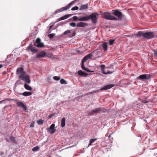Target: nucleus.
I'll use <instances>...</instances> for the list:
<instances>
[{"label":"nucleus","mask_w":157,"mask_h":157,"mask_svg":"<svg viewBox=\"0 0 157 157\" xmlns=\"http://www.w3.org/2000/svg\"><path fill=\"white\" fill-rule=\"evenodd\" d=\"M84 63H83L82 62L81 65L82 68V69L86 71L87 72H91L92 71H90L88 68H86L85 67Z\"/></svg>","instance_id":"nucleus-17"},{"label":"nucleus","mask_w":157,"mask_h":157,"mask_svg":"<svg viewBox=\"0 0 157 157\" xmlns=\"http://www.w3.org/2000/svg\"><path fill=\"white\" fill-rule=\"evenodd\" d=\"M55 126V124H53L50 126L49 128H47L48 132L50 134H53L56 131Z\"/></svg>","instance_id":"nucleus-7"},{"label":"nucleus","mask_w":157,"mask_h":157,"mask_svg":"<svg viewBox=\"0 0 157 157\" xmlns=\"http://www.w3.org/2000/svg\"><path fill=\"white\" fill-rule=\"evenodd\" d=\"M101 70L103 73V72H104V69L105 67V66L103 64H101L100 66Z\"/></svg>","instance_id":"nucleus-34"},{"label":"nucleus","mask_w":157,"mask_h":157,"mask_svg":"<svg viewBox=\"0 0 157 157\" xmlns=\"http://www.w3.org/2000/svg\"><path fill=\"white\" fill-rule=\"evenodd\" d=\"M78 74L80 76H86L88 74L82 71L81 70H79L78 72Z\"/></svg>","instance_id":"nucleus-18"},{"label":"nucleus","mask_w":157,"mask_h":157,"mask_svg":"<svg viewBox=\"0 0 157 157\" xmlns=\"http://www.w3.org/2000/svg\"><path fill=\"white\" fill-rule=\"evenodd\" d=\"M40 149V147L38 146H37L36 147H35L33 148L32 151H38Z\"/></svg>","instance_id":"nucleus-28"},{"label":"nucleus","mask_w":157,"mask_h":157,"mask_svg":"<svg viewBox=\"0 0 157 157\" xmlns=\"http://www.w3.org/2000/svg\"><path fill=\"white\" fill-rule=\"evenodd\" d=\"M51 80V78H50L48 77L47 78V81L48 82H50V81Z\"/></svg>","instance_id":"nucleus-48"},{"label":"nucleus","mask_w":157,"mask_h":157,"mask_svg":"<svg viewBox=\"0 0 157 157\" xmlns=\"http://www.w3.org/2000/svg\"><path fill=\"white\" fill-rule=\"evenodd\" d=\"M101 112H105L104 109L103 108H97L89 111V114L90 115H93L94 114H96L98 113H100Z\"/></svg>","instance_id":"nucleus-3"},{"label":"nucleus","mask_w":157,"mask_h":157,"mask_svg":"<svg viewBox=\"0 0 157 157\" xmlns=\"http://www.w3.org/2000/svg\"><path fill=\"white\" fill-rule=\"evenodd\" d=\"M30 49L31 51L34 53H36L38 51V50L36 49L33 48Z\"/></svg>","instance_id":"nucleus-37"},{"label":"nucleus","mask_w":157,"mask_h":157,"mask_svg":"<svg viewBox=\"0 0 157 157\" xmlns=\"http://www.w3.org/2000/svg\"><path fill=\"white\" fill-rule=\"evenodd\" d=\"M142 102L143 103H146L149 102V100L147 98H145L142 100Z\"/></svg>","instance_id":"nucleus-29"},{"label":"nucleus","mask_w":157,"mask_h":157,"mask_svg":"<svg viewBox=\"0 0 157 157\" xmlns=\"http://www.w3.org/2000/svg\"><path fill=\"white\" fill-rule=\"evenodd\" d=\"M20 73V75L18 77L19 78L22 79L25 77H26V75H25V72L23 71Z\"/></svg>","instance_id":"nucleus-19"},{"label":"nucleus","mask_w":157,"mask_h":157,"mask_svg":"<svg viewBox=\"0 0 157 157\" xmlns=\"http://www.w3.org/2000/svg\"><path fill=\"white\" fill-rule=\"evenodd\" d=\"M23 71V69L22 67H19L17 69V73L19 74Z\"/></svg>","instance_id":"nucleus-26"},{"label":"nucleus","mask_w":157,"mask_h":157,"mask_svg":"<svg viewBox=\"0 0 157 157\" xmlns=\"http://www.w3.org/2000/svg\"><path fill=\"white\" fill-rule=\"evenodd\" d=\"M40 39L37 38L36 40V43H34V46L38 48H41L44 46V44L40 42Z\"/></svg>","instance_id":"nucleus-6"},{"label":"nucleus","mask_w":157,"mask_h":157,"mask_svg":"<svg viewBox=\"0 0 157 157\" xmlns=\"http://www.w3.org/2000/svg\"><path fill=\"white\" fill-rule=\"evenodd\" d=\"M44 121L42 120L41 119H40L37 121V124H43Z\"/></svg>","instance_id":"nucleus-30"},{"label":"nucleus","mask_w":157,"mask_h":157,"mask_svg":"<svg viewBox=\"0 0 157 157\" xmlns=\"http://www.w3.org/2000/svg\"><path fill=\"white\" fill-rule=\"evenodd\" d=\"M78 9H79V8L78 6H74V7H72L71 9V10L72 11L77 10Z\"/></svg>","instance_id":"nucleus-39"},{"label":"nucleus","mask_w":157,"mask_h":157,"mask_svg":"<svg viewBox=\"0 0 157 157\" xmlns=\"http://www.w3.org/2000/svg\"><path fill=\"white\" fill-rule=\"evenodd\" d=\"M113 11V12L112 13V14L117 16L118 17L117 18L118 20H121L123 17L124 16V15L122 14L121 12L119 10H115Z\"/></svg>","instance_id":"nucleus-4"},{"label":"nucleus","mask_w":157,"mask_h":157,"mask_svg":"<svg viewBox=\"0 0 157 157\" xmlns=\"http://www.w3.org/2000/svg\"><path fill=\"white\" fill-rule=\"evenodd\" d=\"M144 33L142 31H139L137 33H136L135 35L136 36L138 37H141L142 36L143 37V34H144Z\"/></svg>","instance_id":"nucleus-21"},{"label":"nucleus","mask_w":157,"mask_h":157,"mask_svg":"<svg viewBox=\"0 0 157 157\" xmlns=\"http://www.w3.org/2000/svg\"><path fill=\"white\" fill-rule=\"evenodd\" d=\"M34 126V122H33L31 123V125L30 126V127H33Z\"/></svg>","instance_id":"nucleus-45"},{"label":"nucleus","mask_w":157,"mask_h":157,"mask_svg":"<svg viewBox=\"0 0 157 157\" xmlns=\"http://www.w3.org/2000/svg\"><path fill=\"white\" fill-rule=\"evenodd\" d=\"M127 36H129L127 35Z\"/></svg>","instance_id":"nucleus-55"},{"label":"nucleus","mask_w":157,"mask_h":157,"mask_svg":"<svg viewBox=\"0 0 157 157\" xmlns=\"http://www.w3.org/2000/svg\"><path fill=\"white\" fill-rule=\"evenodd\" d=\"M114 86V85L110 84L106 85L103 87H102L101 88L100 90L101 91L103 90H107L110 89L111 88L113 87Z\"/></svg>","instance_id":"nucleus-13"},{"label":"nucleus","mask_w":157,"mask_h":157,"mask_svg":"<svg viewBox=\"0 0 157 157\" xmlns=\"http://www.w3.org/2000/svg\"><path fill=\"white\" fill-rule=\"evenodd\" d=\"M113 71H107V72H103V74L105 75H107V74H112L113 73Z\"/></svg>","instance_id":"nucleus-35"},{"label":"nucleus","mask_w":157,"mask_h":157,"mask_svg":"<svg viewBox=\"0 0 157 157\" xmlns=\"http://www.w3.org/2000/svg\"><path fill=\"white\" fill-rule=\"evenodd\" d=\"M111 14H112V13L104 12L103 13V15L104 18L107 20L113 21H117L118 20L117 17L111 15Z\"/></svg>","instance_id":"nucleus-2"},{"label":"nucleus","mask_w":157,"mask_h":157,"mask_svg":"<svg viewBox=\"0 0 157 157\" xmlns=\"http://www.w3.org/2000/svg\"><path fill=\"white\" fill-rule=\"evenodd\" d=\"M93 54L92 53H90L89 54L86 56L82 59V62L83 63L85 62L86 60L90 58L92 56Z\"/></svg>","instance_id":"nucleus-12"},{"label":"nucleus","mask_w":157,"mask_h":157,"mask_svg":"<svg viewBox=\"0 0 157 157\" xmlns=\"http://www.w3.org/2000/svg\"><path fill=\"white\" fill-rule=\"evenodd\" d=\"M73 19L74 21H80L79 19V17L78 18V17L76 16H74L73 17Z\"/></svg>","instance_id":"nucleus-31"},{"label":"nucleus","mask_w":157,"mask_h":157,"mask_svg":"<svg viewBox=\"0 0 157 157\" xmlns=\"http://www.w3.org/2000/svg\"><path fill=\"white\" fill-rule=\"evenodd\" d=\"M70 33H71V30H67L65 31L63 33V35H66L68 34H69Z\"/></svg>","instance_id":"nucleus-36"},{"label":"nucleus","mask_w":157,"mask_h":157,"mask_svg":"<svg viewBox=\"0 0 157 157\" xmlns=\"http://www.w3.org/2000/svg\"><path fill=\"white\" fill-rule=\"evenodd\" d=\"M69 25L72 27H75L76 26V24L74 22H71L69 24Z\"/></svg>","instance_id":"nucleus-41"},{"label":"nucleus","mask_w":157,"mask_h":157,"mask_svg":"<svg viewBox=\"0 0 157 157\" xmlns=\"http://www.w3.org/2000/svg\"><path fill=\"white\" fill-rule=\"evenodd\" d=\"M24 86L25 88L28 90H30L32 89V87L26 83L24 84Z\"/></svg>","instance_id":"nucleus-22"},{"label":"nucleus","mask_w":157,"mask_h":157,"mask_svg":"<svg viewBox=\"0 0 157 157\" xmlns=\"http://www.w3.org/2000/svg\"><path fill=\"white\" fill-rule=\"evenodd\" d=\"M52 26H50V27H49V28H50V29H51V28H52Z\"/></svg>","instance_id":"nucleus-53"},{"label":"nucleus","mask_w":157,"mask_h":157,"mask_svg":"<svg viewBox=\"0 0 157 157\" xmlns=\"http://www.w3.org/2000/svg\"><path fill=\"white\" fill-rule=\"evenodd\" d=\"M53 79L55 80L58 81L60 79V77L59 76H55L53 77Z\"/></svg>","instance_id":"nucleus-42"},{"label":"nucleus","mask_w":157,"mask_h":157,"mask_svg":"<svg viewBox=\"0 0 157 157\" xmlns=\"http://www.w3.org/2000/svg\"><path fill=\"white\" fill-rule=\"evenodd\" d=\"M55 34L54 33L50 34L48 35L49 37L50 38H53Z\"/></svg>","instance_id":"nucleus-43"},{"label":"nucleus","mask_w":157,"mask_h":157,"mask_svg":"<svg viewBox=\"0 0 157 157\" xmlns=\"http://www.w3.org/2000/svg\"><path fill=\"white\" fill-rule=\"evenodd\" d=\"M88 25V24L87 23L80 22L77 24V26L78 27H84Z\"/></svg>","instance_id":"nucleus-14"},{"label":"nucleus","mask_w":157,"mask_h":157,"mask_svg":"<svg viewBox=\"0 0 157 157\" xmlns=\"http://www.w3.org/2000/svg\"><path fill=\"white\" fill-rule=\"evenodd\" d=\"M150 78V75L148 74H143L140 75L138 76L137 79H140L141 80H147Z\"/></svg>","instance_id":"nucleus-8"},{"label":"nucleus","mask_w":157,"mask_h":157,"mask_svg":"<svg viewBox=\"0 0 157 157\" xmlns=\"http://www.w3.org/2000/svg\"><path fill=\"white\" fill-rule=\"evenodd\" d=\"M46 55V53L44 51H42L36 55V57L37 58H43Z\"/></svg>","instance_id":"nucleus-11"},{"label":"nucleus","mask_w":157,"mask_h":157,"mask_svg":"<svg viewBox=\"0 0 157 157\" xmlns=\"http://www.w3.org/2000/svg\"><path fill=\"white\" fill-rule=\"evenodd\" d=\"M3 65L2 64H0V68H1L2 67Z\"/></svg>","instance_id":"nucleus-52"},{"label":"nucleus","mask_w":157,"mask_h":157,"mask_svg":"<svg viewBox=\"0 0 157 157\" xmlns=\"http://www.w3.org/2000/svg\"><path fill=\"white\" fill-rule=\"evenodd\" d=\"M115 40V39L114 40H110L109 41V43L110 45H111L113 44Z\"/></svg>","instance_id":"nucleus-38"},{"label":"nucleus","mask_w":157,"mask_h":157,"mask_svg":"<svg viewBox=\"0 0 157 157\" xmlns=\"http://www.w3.org/2000/svg\"><path fill=\"white\" fill-rule=\"evenodd\" d=\"M55 113H52L49 114L48 115V117L49 118H51L52 117L55 115Z\"/></svg>","instance_id":"nucleus-40"},{"label":"nucleus","mask_w":157,"mask_h":157,"mask_svg":"<svg viewBox=\"0 0 157 157\" xmlns=\"http://www.w3.org/2000/svg\"><path fill=\"white\" fill-rule=\"evenodd\" d=\"M17 105L18 106L21 107L25 109V111L27 109L26 106L25 105L23 102L21 101H17Z\"/></svg>","instance_id":"nucleus-9"},{"label":"nucleus","mask_w":157,"mask_h":157,"mask_svg":"<svg viewBox=\"0 0 157 157\" xmlns=\"http://www.w3.org/2000/svg\"><path fill=\"white\" fill-rule=\"evenodd\" d=\"M102 47L103 49L105 51H106L108 49V46L107 43L106 42L104 43L102 45Z\"/></svg>","instance_id":"nucleus-24"},{"label":"nucleus","mask_w":157,"mask_h":157,"mask_svg":"<svg viewBox=\"0 0 157 157\" xmlns=\"http://www.w3.org/2000/svg\"><path fill=\"white\" fill-rule=\"evenodd\" d=\"M32 94V93L31 92L28 91L22 93L20 94V95H22L24 96H29Z\"/></svg>","instance_id":"nucleus-16"},{"label":"nucleus","mask_w":157,"mask_h":157,"mask_svg":"<svg viewBox=\"0 0 157 157\" xmlns=\"http://www.w3.org/2000/svg\"><path fill=\"white\" fill-rule=\"evenodd\" d=\"M75 32L74 31H73L72 32H71V33L68 35V36L70 38H72L75 36Z\"/></svg>","instance_id":"nucleus-25"},{"label":"nucleus","mask_w":157,"mask_h":157,"mask_svg":"<svg viewBox=\"0 0 157 157\" xmlns=\"http://www.w3.org/2000/svg\"><path fill=\"white\" fill-rule=\"evenodd\" d=\"M6 140L7 141H10L11 143L13 144H16L17 143V141L15 139V138L13 136H11L9 139L6 138Z\"/></svg>","instance_id":"nucleus-10"},{"label":"nucleus","mask_w":157,"mask_h":157,"mask_svg":"<svg viewBox=\"0 0 157 157\" xmlns=\"http://www.w3.org/2000/svg\"><path fill=\"white\" fill-rule=\"evenodd\" d=\"M22 80L25 81V82L29 84L30 83L31 81L30 79V77L28 75H26V77L23 78Z\"/></svg>","instance_id":"nucleus-15"},{"label":"nucleus","mask_w":157,"mask_h":157,"mask_svg":"<svg viewBox=\"0 0 157 157\" xmlns=\"http://www.w3.org/2000/svg\"><path fill=\"white\" fill-rule=\"evenodd\" d=\"M65 118L64 117H63L62 120L61 121V126L62 128H63L64 127L65 125Z\"/></svg>","instance_id":"nucleus-20"},{"label":"nucleus","mask_w":157,"mask_h":157,"mask_svg":"<svg viewBox=\"0 0 157 157\" xmlns=\"http://www.w3.org/2000/svg\"><path fill=\"white\" fill-rule=\"evenodd\" d=\"M69 17V15H66L64 16H63L60 17L62 20H64L66 19Z\"/></svg>","instance_id":"nucleus-33"},{"label":"nucleus","mask_w":157,"mask_h":157,"mask_svg":"<svg viewBox=\"0 0 157 157\" xmlns=\"http://www.w3.org/2000/svg\"><path fill=\"white\" fill-rule=\"evenodd\" d=\"M5 101H6V100H2V101H0V104L2 103H3V102H4Z\"/></svg>","instance_id":"nucleus-51"},{"label":"nucleus","mask_w":157,"mask_h":157,"mask_svg":"<svg viewBox=\"0 0 157 157\" xmlns=\"http://www.w3.org/2000/svg\"><path fill=\"white\" fill-rule=\"evenodd\" d=\"M98 14L96 13H93L90 15H86L84 16L80 17H79L80 21H87L91 19L92 22L93 23H95L97 21L96 15Z\"/></svg>","instance_id":"nucleus-1"},{"label":"nucleus","mask_w":157,"mask_h":157,"mask_svg":"<svg viewBox=\"0 0 157 157\" xmlns=\"http://www.w3.org/2000/svg\"><path fill=\"white\" fill-rule=\"evenodd\" d=\"M32 43H30L29 44V46L27 47L28 49V50H30L31 51V49H30L33 48H32Z\"/></svg>","instance_id":"nucleus-44"},{"label":"nucleus","mask_w":157,"mask_h":157,"mask_svg":"<svg viewBox=\"0 0 157 157\" xmlns=\"http://www.w3.org/2000/svg\"><path fill=\"white\" fill-rule=\"evenodd\" d=\"M154 36L153 32H146L144 33V34H143V37L147 39L152 38Z\"/></svg>","instance_id":"nucleus-5"},{"label":"nucleus","mask_w":157,"mask_h":157,"mask_svg":"<svg viewBox=\"0 0 157 157\" xmlns=\"http://www.w3.org/2000/svg\"><path fill=\"white\" fill-rule=\"evenodd\" d=\"M98 90H97L96 91H95V90H94V91H93V92H91L90 93V94H94V93H96L98 91Z\"/></svg>","instance_id":"nucleus-47"},{"label":"nucleus","mask_w":157,"mask_h":157,"mask_svg":"<svg viewBox=\"0 0 157 157\" xmlns=\"http://www.w3.org/2000/svg\"><path fill=\"white\" fill-rule=\"evenodd\" d=\"M88 8V4H84L82 5L80 8L79 10H86Z\"/></svg>","instance_id":"nucleus-23"},{"label":"nucleus","mask_w":157,"mask_h":157,"mask_svg":"<svg viewBox=\"0 0 157 157\" xmlns=\"http://www.w3.org/2000/svg\"><path fill=\"white\" fill-rule=\"evenodd\" d=\"M154 54L155 56H157V50L154 52Z\"/></svg>","instance_id":"nucleus-49"},{"label":"nucleus","mask_w":157,"mask_h":157,"mask_svg":"<svg viewBox=\"0 0 157 157\" xmlns=\"http://www.w3.org/2000/svg\"><path fill=\"white\" fill-rule=\"evenodd\" d=\"M61 19L60 18H58V19L56 21V22H55V23H56L58 21H61Z\"/></svg>","instance_id":"nucleus-50"},{"label":"nucleus","mask_w":157,"mask_h":157,"mask_svg":"<svg viewBox=\"0 0 157 157\" xmlns=\"http://www.w3.org/2000/svg\"><path fill=\"white\" fill-rule=\"evenodd\" d=\"M97 140V139H91L90 140L89 143V144L88 146L90 145H91L92 144L94 143V141Z\"/></svg>","instance_id":"nucleus-27"},{"label":"nucleus","mask_w":157,"mask_h":157,"mask_svg":"<svg viewBox=\"0 0 157 157\" xmlns=\"http://www.w3.org/2000/svg\"><path fill=\"white\" fill-rule=\"evenodd\" d=\"M93 53H96V54H98L99 53H100V52L99 51H94Z\"/></svg>","instance_id":"nucleus-46"},{"label":"nucleus","mask_w":157,"mask_h":157,"mask_svg":"<svg viewBox=\"0 0 157 157\" xmlns=\"http://www.w3.org/2000/svg\"><path fill=\"white\" fill-rule=\"evenodd\" d=\"M60 83L61 84H67L66 81L64 79H62V78L60 79Z\"/></svg>","instance_id":"nucleus-32"},{"label":"nucleus","mask_w":157,"mask_h":157,"mask_svg":"<svg viewBox=\"0 0 157 157\" xmlns=\"http://www.w3.org/2000/svg\"><path fill=\"white\" fill-rule=\"evenodd\" d=\"M78 52H80V51H78Z\"/></svg>","instance_id":"nucleus-54"}]
</instances>
